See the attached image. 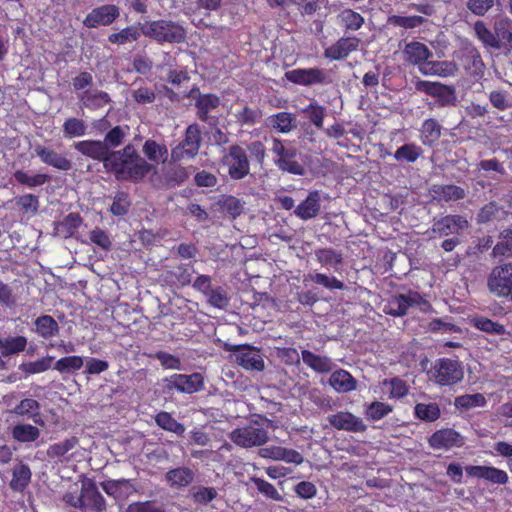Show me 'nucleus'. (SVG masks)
Listing matches in <instances>:
<instances>
[{
    "mask_svg": "<svg viewBox=\"0 0 512 512\" xmlns=\"http://www.w3.org/2000/svg\"><path fill=\"white\" fill-rule=\"evenodd\" d=\"M474 31L477 38L483 43L486 47H491L496 49L497 41L495 40V31H491L487 28L486 24L478 20L474 24Z\"/></svg>",
    "mask_w": 512,
    "mask_h": 512,
    "instance_id": "62",
    "label": "nucleus"
},
{
    "mask_svg": "<svg viewBox=\"0 0 512 512\" xmlns=\"http://www.w3.org/2000/svg\"><path fill=\"white\" fill-rule=\"evenodd\" d=\"M31 470L28 465L20 464L13 469L10 487L15 491H23L31 481Z\"/></svg>",
    "mask_w": 512,
    "mask_h": 512,
    "instance_id": "44",
    "label": "nucleus"
},
{
    "mask_svg": "<svg viewBox=\"0 0 512 512\" xmlns=\"http://www.w3.org/2000/svg\"><path fill=\"white\" fill-rule=\"evenodd\" d=\"M142 25L140 27L136 25H129L108 35V42L115 45H125L127 43L136 42L141 37Z\"/></svg>",
    "mask_w": 512,
    "mask_h": 512,
    "instance_id": "35",
    "label": "nucleus"
},
{
    "mask_svg": "<svg viewBox=\"0 0 512 512\" xmlns=\"http://www.w3.org/2000/svg\"><path fill=\"white\" fill-rule=\"evenodd\" d=\"M493 29L495 31L496 49L512 50V20L504 17L495 20Z\"/></svg>",
    "mask_w": 512,
    "mask_h": 512,
    "instance_id": "25",
    "label": "nucleus"
},
{
    "mask_svg": "<svg viewBox=\"0 0 512 512\" xmlns=\"http://www.w3.org/2000/svg\"><path fill=\"white\" fill-rule=\"evenodd\" d=\"M11 435L20 443H31L39 438L40 430L31 424H16L12 427Z\"/></svg>",
    "mask_w": 512,
    "mask_h": 512,
    "instance_id": "38",
    "label": "nucleus"
},
{
    "mask_svg": "<svg viewBox=\"0 0 512 512\" xmlns=\"http://www.w3.org/2000/svg\"><path fill=\"white\" fill-rule=\"evenodd\" d=\"M229 437L235 445L242 448L262 446L269 439L267 429L257 421L234 429Z\"/></svg>",
    "mask_w": 512,
    "mask_h": 512,
    "instance_id": "7",
    "label": "nucleus"
},
{
    "mask_svg": "<svg viewBox=\"0 0 512 512\" xmlns=\"http://www.w3.org/2000/svg\"><path fill=\"white\" fill-rule=\"evenodd\" d=\"M126 512H165L163 506L156 501L146 500L130 503Z\"/></svg>",
    "mask_w": 512,
    "mask_h": 512,
    "instance_id": "64",
    "label": "nucleus"
},
{
    "mask_svg": "<svg viewBox=\"0 0 512 512\" xmlns=\"http://www.w3.org/2000/svg\"><path fill=\"white\" fill-rule=\"evenodd\" d=\"M307 279L330 290H342L345 288L342 281L338 280L334 276L329 277L323 273H309L307 275Z\"/></svg>",
    "mask_w": 512,
    "mask_h": 512,
    "instance_id": "57",
    "label": "nucleus"
},
{
    "mask_svg": "<svg viewBox=\"0 0 512 512\" xmlns=\"http://www.w3.org/2000/svg\"><path fill=\"white\" fill-rule=\"evenodd\" d=\"M11 413L17 416L33 419L34 422H37L36 417L40 416V404L35 399L25 398L14 407Z\"/></svg>",
    "mask_w": 512,
    "mask_h": 512,
    "instance_id": "42",
    "label": "nucleus"
},
{
    "mask_svg": "<svg viewBox=\"0 0 512 512\" xmlns=\"http://www.w3.org/2000/svg\"><path fill=\"white\" fill-rule=\"evenodd\" d=\"M416 89L435 98L436 100L434 104L438 108L456 105L457 95L453 86L444 85L439 82L423 80L417 82Z\"/></svg>",
    "mask_w": 512,
    "mask_h": 512,
    "instance_id": "9",
    "label": "nucleus"
},
{
    "mask_svg": "<svg viewBox=\"0 0 512 512\" xmlns=\"http://www.w3.org/2000/svg\"><path fill=\"white\" fill-rule=\"evenodd\" d=\"M120 16V8L115 4H104L93 8L84 18L83 25L89 29L110 26Z\"/></svg>",
    "mask_w": 512,
    "mask_h": 512,
    "instance_id": "13",
    "label": "nucleus"
},
{
    "mask_svg": "<svg viewBox=\"0 0 512 512\" xmlns=\"http://www.w3.org/2000/svg\"><path fill=\"white\" fill-rule=\"evenodd\" d=\"M285 78L289 82L300 86L328 85L331 83L326 70L319 67L289 70L285 73Z\"/></svg>",
    "mask_w": 512,
    "mask_h": 512,
    "instance_id": "10",
    "label": "nucleus"
},
{
    "mask_svg": "<svg viewBox=\"0 0 512 512\" xmlns=\"http://www.w3.org/2000/svg\"><path fill=\"white\" fill-rule=\"evenodd\" d=\"M338 21L345 31H357L365 22L364 17L360 13L350 8H346L339 13Z\"/></svg>",
    "mask_w": 512,
    "mask_h": 512,
    "instance_id": "39",
    "label": "nucleus"
},
{
    "mask_svg": "<svg viewBox=\"0 0 512 512\" xmlns=\"http://www.w3.org/2000/svg\"><path fill=\"white\" fill-rule=\"evenodd\" d=\"M329 383L337 392L343 393L353 391L357 386L355 378L344 369L334 371L330 376Z\"/></svg>",
    "mask_w": 512,
    "mask_h": 512,
    "instance_id": "34",
    "label": "nucleus"
},
{
    "mask_svg": "<svg viewBox=\"0 0 512 512\" xmlns=\"http://www.w3.org/2000/svg\"><path fill=\"white\" fill-rule=\"evenodd\" d=\"M220 97L213 93H200L195 101L196 115L202 122H209V113L220 106Z\"/></svg>",
    "mask_w": 512,
    "mask_h": 512,
    "instance_id": "30",
    "label": "nucleus"
},
{
    "mask_svg": "<svg viewBox=\"0 0 512 512\" xmlns=\"http://www.w3.org/2000/svg\"><path fill=\"white\" fill-rule=\"evenodd\" d=\"M13 177L17 181V183L25 185L29 188L42 186L51 180V177L48 174L37 173L35 175L30 176L23 170H16L13 173Z\"/></svg>",
    "mask_w": 512,
    "mask_h": 512,
    "instance_id": "48",
    "label": "nucleus"
},
{
    "mask_svg": "<svg viewBox=\"0 0 512 512\" xmlns=\"http://www.w3.org/2000/svg\"><path fill=\"white\" fill-rule=\"evenodd\" d=\"M491 105L500 111L512 108V98L506 90H493L488 95Z\"/></svg>",
    "mask_w": 512,
    "mask_h": 512,
    "instance_id": "63",
    "label": "nucleus"
},
{
    "mask_svg": "<svg viewBox=\"0 0 512 512\" xmlns=\"http://www.w3.org/2000/svg\"><path fill=\"white\" fill-rule=\"evenodd\" d=\"M321 210V193L318 190H312L307 197L301 201L294 209V215L303 221L313 219L318 216Z\"/></svg>",
    "mask_w": 512,
    "mask_h": 512,
    "instance_id": "22",
    "label": "nucleus"
},
{
    "mask_svg": "<svg viewBox=\"0 0 512 512\" xmlns=\"http://www.w3.org/2000/svg\"><path fill=\"white\" fill-rule=\"evenodd\" d=\"M251 482L256 486L258 492L266 498L274 501H282L283 497L277 491L275 486L263 478L251 477Z\"/></svg>",
    "mask_w": 512,
    "mask_h": 512,
    "instance_id": "61",
    "label": "nucleus"
},
{
    "mask_svg": "<svg viewBox=\"0 0 512 512\" xmlns=\"http://www.w3.org/2000/svg\"><path fill=\"white\" fill-rule=\"evenodd\" d=\"M329 424L337 429L353 433H363L367 426L363 420L349 411H339L327 417Z\"/></svg>",
    "mask_w": 512,
    "mask_h": 512,
    "instance_id": "18",
    "label": "nucleus"
},
{
    "mask_svg": "<svg viewBox=\"0 0 512 512\" xmlns=\"http://www.w3.org/2000/svg\"><path fill=\"white\" fill-rule=\"evenodd\" d=\"M201 140L199 125L190 124L185 130L183 140L171 149V161L179 162L195 158L200 150Z\"/></svg>",
    "mask_w": 512,
    "mask_h": 512,
    "instance_id": "5",
    "label": "nucleus"
},
{
    "mask_svg": "<svg viewBox=\"0 0 512 512\" xmlns=\"http://www.w3.org/2000/svg\"><path fill=\"white\" fill-rule=\"evenodd\" d=\"M461 62L464 69L471 75L480 76L484 72V62L479 51L475 47H467L463 51Z\"/></svg>",
    "mask_w": 512,
    "mask_h": 512,
    "instance_id": "32",
    "label": "nucleus"
},
{
    "mask_svg": "<svg viewBox=\"0 0 512 512\" xmlns=\"http://www.w3.org/2000/svg\"><path fill=\"white\" fill-rule=\"evenodd\" d=\"M36 334L45 339H51L59 333L57 321L50 315H41L34 320Z\"/></svg>",
    "mask_w": 512,
    "mask_h": 512,
    "instance_id": "36",
    "label": "nucleus"
},
{
    "mask_svg": "<svg viewBox=\"0 0 512 512\" xmlns=\"http://www.w3.org/2000/svg\"><path fill=\"white\" fill-rule=\"evenodd\" d=\"M268 126L279 133H289L297 127V118L290 112H278L268 117Z\"/></svg>",
    "mask_w": 512,
    "mask_h": 512,
    "instance_id": "31",
    "label": "nucleus"
},
{
    "mask_svg": "<svg viewBox=\"0 0 512 512\" xmlns=\"http://www.w3.org/2000/svg\"><path fill=\"white\" fill-rule=\"evenodd\" d=\"M429 446L434 450H450L464 445V439L459 432L452 428H443L435 431L428 438Z\"/></svg>",
    "mask_w": 512,
    "mask_h": 512,
    "instance_id": "17",
    "label": "nucleus"
},
{
    "mask_svg": "<svg viewBox=\"0 0 512 512\" xmlns=\"http://www.w3.org/2000/svg\"><path fill=\"white\" fill-rule=\"evenodd\" d=\"M271 151L275 156L274 163L279 170L298 176L305 174L304 166L297 160L298 151L290 142L273 138Z\"/></svg>",
    "mask_w": 512,
    "mask_h": 512,
    "instance_id": "4",
    "label": "nucleus"
},
{
    "mask_svg": "<svg viewBox=\"0 0 512 512\" xmlns=\"http://www.w3.org/2000/svg\"><path fill=\"white\" fill-rule=\"evenodd\" d=\"M405 60L413 65H421L432 57V52L428 47L418 41L407 43L403 50Z\"/></svg>",
    "mask_w": 512,
    "mask_h": 512,
    "instance_id": "29",
    "label": "nucleus"
},
{
    "mask_svg": "<svg viewBox=\"0 0 512 512\" xmlns=\"http://www.w3.org/2000/svg\"><path fill=\"white\" fill-rule=\"evenodd\" d=\"M226 350L234 353L235 361L245 370L262 372L265 368L260 351L254 346L248 344L233 345L227 346Z\"/></svg>",
    "mask_w": 512,
    "mask_h": 512,
    "instance_id": "11",
    "label": "nucleus"
},
{
    "mask_svg": "<svg viewBox=\"0 0 512 512\" xmlns=\"http://www.w3.org/2000/svg\"><path fill=\"white\" fill-rule=\"evenodd\" d=\"M195 478V473L189 467H177L170 469L165 474V480L169 487L175 489H184L188 487Z\"/></svg>",
    "mask_w": 512,
    "mask_h": 512,
    "instance_id": "26",
    "label": "nucleus"
},
{
    "mask_svg": "<svg viewBox=\"0 0 512 512\" xmlns=\"http://www.w3.org/2000/svg\"><path fill=\"white\" fill-rule=\"evenodd\" d=\"M27 346V338L24 336L8 337L3 340L2 355L9 356L23 352Z\"/></svg>",
    "mask_w": 512,
    "mask_h": 512,
    "instance_id": "59",
    "label": "nucleus"
},
{
    "mask_svg": "<svg viewBox=\"0 0 512 512\" xmlns=\"http://www.w3.org/2000/svg\"><path fill=\"white\" fill-rule=\"evenodd\" d=\"M423 154V150L415 143H406L400 146L394 153V158L398 162L414 163Z\"/></svg>",
    "mask_w": 512,
    "mask_h": 512,
    "instance_id": "46",
    "label": "nucleus"
},
{
    "mask_svg": "<svg viewBox=\"0 0 512 512\" xmlns=\"http://www.w3.org/2000/svg\"><path fill=\"white\" fill-rule=\"evenodd\" d=\"M189 168L181 165L170 167L165 173L167 185L170 187L180 186L189 178Z\"/></svg>",
    "mask_w": 512,
    "mask_h": 512,
    "instance_id": "56",
    "label": "nucleus"
},
{
    "mask_svg": "<svg viewBox=\"0 0 512 512\" xmlns=\"http://www.w3.org/2000/svg\"><path fill=\"white\" fill-rule=\"evenodd\" d=\"M74 507H90L96 512H102L106 508V501L98 491L96 484L92 480H87L82 483L81 494L76 499Z\"/></svg>",
    "mask_w": 512,
    "mask_h": 512,
    "instance_id": "14",
    "label": "nucleus"
},
{
    "mask_svg": "<svg viewBox=\"0 0 512 512\" xmlns=\"http://www.w3.org/2000/svg\"><path fill=\"white\" fill-rule=\"evenodd\" d=\"M75 149L81 154L103 163L105 171L112 158V151L103 141L82 140L74 144Z\"/></svg>",
    "mask_w": 512,
    "mask_h": 512,
    "instance_id": "15",
    "label": "nucleus"
},
{
    "mask_svg": "<svg viewBox=\"0 0 512 512\" xmlns=\"http://www.w3.org/2000/svg\"><path fill=\"white\" fill-rule=\"evenodd\" d=\"M53 356H45L36 361L24 362L19 366V369L26 375H34L43 373L51 368V364L54 361Z\"/></svg>",
    "mask_w": 512,
    "mask_h": 512,
    "instance_id": "51",
    "label": "nucleus"
},
{
    "mask_svg": "<svg viewBox=\"0 0 512 512\" xmlns=\"http://www.w3.org/2000/svg\"><path fill=\"white\" fill-rule=\"evenodd\" d=\"M416 418L425 422H434L441 416V410L437 403H417L414 407Z\"/></svg>",
    "mask_w": 512,
    "mask_h": 512,
    "instance_id": "43",
    "label": "nucleus"
},
{
    "mask_svg": "<svg viewBox=\"0 0 512 512\" xmlns=\"http://www.w3.org/2000/svg\"><path fill=\"white\" fill-rule=\"evenodd\" d=\"M303 363L317 373H329L333 369V362L327 356L317 355L310 350H302Z\"/></svg>",
    "mask_w": 512,
    "mask_h": 512,
    "instance_id": "33",
    "label": "nucleus"
},
{
    "mask_svg": "<svg viewBox=\"0 0 512 512\" xmlns=\"http://www.w3.org/2000/svg\"><path fill=\"white\" fill-rule=\"evenodd\" d=\"M164 389L167 393L174 391L193 394L204 389V377L201 373L195 372L190 375L173 374L163 379Z\"/></svg>",
    "mask_w": 512,
    "mask_h": 512,
    "instance_id": "8",
    "label": "nucleus"
},
{
    "mask_svg": "<svg viewBox=\"0 0 512 512\" xmlns=\"http://www.w3.org/2000/svg\"><path fill=\"white\" fill-rule=\"evenodd\" d=\"M315 257L317 262L325 267H333L337 269V267L343 263L342 253L332 248L316 249Z\"/></svg>",
    "mask_w": 512,
    "mask_h": 512,
    "instance_id": "41",
    "label": "nucleus"
},
{
    "mask_svg": "<svg viewBox=\"0 0 512 512\" xmlns=\"http://www.w3.org/2000/svg\"><path fill=\"white\" fill-rule=\"evenodd\" d=\"M107 173L112 174L117 181L138 184L144 181L156 166L141 157L132 144H127L120 150L112 151Z\"/></svg>",
    "mask_w": 512,
    "mask_h": 512,
    "instance_id": "1",
    "label": "nucleus"
},
{
    "mask_svg": "<svg viewBox=\"0 0 512 512\" xmlns=\"http://www.w3.org/2000/svg\"><path fill=\"white\" fill-rule=\"evenodd\" d=\"M472 325L476 329L492 335H503L506 332L504 325L483 316L474 318Z\"/></svg>",
    "mask_w": 512,
    "mask_h": 512,
    "instance_id": "52",
    "label": "nucleus"
},
{
    "mask_svg": "<svg viewBox=\"0 0 512 512\" xmlns=\"http://www.w3.org/2000/svg\"><path fill=\"white\" fill-rule=\"evenodd\" d=\"M193 266L191 264H179L164 274V280L170 285L185 287L191 283Z\"/></svg>",
    "mask_w": 512,
    "mask_h": 512,
    "instance_id": "27",
    "label": "nucleus"
},
{
    "mask_svg": "<svg viewBox=\"0 0 512 512\" xmlns=\"http://www.w3.org/2000/svg\"><path fill=\"white\" fill-rule=\"evenodd\" d=\"M360 43L361 40L355 36L341 37L324 50V57L330 60L345 59L351 52L358 50Z\"/></svg>",
    "mask_w": 512,
    "mask_h": 512,
    "instance_id": "21",
    "label": "nucleus"
},
{
    "mask_svg": "<svg viewBox=\"0 0 512 512\" xmlns=\"http://www.w3.org/2000/svg\"><path fill=\"white\" fill-rule=\"evenodd\" d=\"M486 403V398L481 393L460 395L454 400V406L461 411H468L472 408L483 407Z\"/></svg>",
    "mask_w": 512,
    "mask_h": 512,
    "instance_id": "45",
    "label": "nucleus"
},
{
    "mask_svg": "<svg viewBox=\"0 0 512 512\" xmlns=\"http://www.w3.org/2000/svg\"><path fill=\"white\" fill-rule=\"evenodd\" d=\"M427 304L424 297L416 291L409 290L407 294L392 296L384 307V312L393 317H402L413 306Z\"/></svg>",
    "mask_w": 512,
    "mask_h": 512,
    "instance_id": "12",
    "label": "nucleus"
},
{
    "mask_svg": "<svg viewBox=\"0 0 512 512\" xmlns=\"http://www.w3.org/2000/svg\"><path fill=\"white\" fill-rule=\"evenodd\" d=\"M442 130V125L435 118L424 120L420 128L421 143L429 148L437 146L442 136Z\"/></svg>",
    "mask_w": 512,
    "mask_h": 512,
    "instance_id": "24",
    "label": "nucleus"
},
{
    "mask_svg": "<svg viewBox=\"0 0 512 512\" xmlns=\"http://www.w3.org/2000/svg\"><path fill=\"white\" fill-rule=\"evenodd\" d=\"M302 112L307 115L310 122L318 129L323 128L324 118L326 116V109L324 106L319 105L317 102H310Z\"/></svg>",
    "mask_w": 512,
    "mask_h": 512,
    "instance_id": "55",
    "label": "nucleus"
},
{
    "mask_svg": "<svg viewBox=\"0 0 512 512\" xmlns=\"http://www.w3.org/2000/svg\"><path fill=\"white\" fill-rule=\"evenodd\" d=\"M34 153L42 163L48 166L61 171H69L72 169V161L64 154L58 153L50 147L38 144L34 147Z\"/></svg>",
    "mask_w": 512,
    "mask_h": 512,
    "instance_id": "19",
    "label": "nucleus"
},
{
    "mask_svg": "<svg viewBox=\"0 0 512 512\" xmlns=\"http://www.w3.org/2000/svg\"><path fill=\"white\" fill-rule=\"evenodd\" d=\"M430 193L438 202L459 201L466 197L465 189L454 184H434Z\"/></svg>",
    "mask_w": 512,
    "mask_h": 512,
    "instance_id": "23",
    "label": "nucleus"
},
{
    "mask_svg": "<svg viewBox=\"0 0 512 512\" xmlns=\"http://www.w3.org/2000/svg\"><path fill=\"white\" fill-rule=\"evenodd\" d=\"M432 377L436 384L440 386H452L464 377V371L461 363L457 359L439 358L435 361L431 369Z\"/></svg>",
    "mask_w": 512,
    "mask_h": 512,
    "instance_id": "6",
    "label": "nucleus"
},
{
    "mask_svg": "<svg viewBox=\"0 0 512 512\" xmlns=\"http://www.w3.org/2000/svg\"><path fill=\"white\" fill-rule=\"evenodd\" d=\"M465 471L469 477L484 479L493 484L504 485L509 480L506 471L493 466L469 465Z\"/></svg>",
    "mask_w": 512,
    "mask_h": 512,
    "instance_id": "20",
    "label": "nucleus"
},
{
    "mask_svg": "<svg viewBox=\"0 0 512 512\" xmlns=\"http://www.w3.org/2000/svg\"><path fill=\"white\" fill-rule=\"evenodd\" d=\"M78 98L81 104L89 110L101 109L112 101L107 92L98 89H86Z\"/></svg>",
    "mask_w": 512,
    "mask_h": 512,
    "instance_id": "28",
    "label": "nucleus"
},
{
    "mask_svg": "<svg viewBox=\"0 0 512 512\" xmlns=\"http://www.w3.org/2000/svg\"><path fill=\"white\" fill-rule=\"evenodd\" d=\"M469 226L468 221L461 215H446L434 220L431 232L439 237L458 235Z\"/></svg>",
    "mask_w": 512,
    "mask_h": 512,
    "instance_id": "16",
    "label": "nucleus"
},
{
    "mask_svg": "<svg viewBox=\"0 0 512 512\" xmlns=\"http://www.w3.org/2000/svg\"><path fill=\"white\" fill-rule=\"evenodd\" d=\"M261 117L262 113L259 109L247 105L235 113L236 122L242 126H254L260 121Z\"/></svg>",
    "mask_w": 512,
    "mask_h": 512,
    "instance_id": "58",
    "label": "nucleus"
},
{
    "mask_svg": "<svg viewBox=\"0 0 512 512\" xmlns=\"http://www.w3.org/2000/svg\"><path fill=\"white\" fill-rule=\"evenodd\" d=\"M83 357L78 355L65 356L57 360L53 366V369L61 374L74 373L83 367Z\"/></svg>",
    "mask_w": 512,
    "mask_h": 512,
    "instance_id": "49",
    "label": "nucleus"
},
{
    "mask_svg": "<svg viewBox=\"0 0 512 512\" xmlns=\"http://www.w3.org/2000/svg\"><path fill=\"white\" fill-rule=\"evenodd\" d=\"M142 33L158 44H180L186 40L185 28L178 22L167 19L146 21L142 24Z\"/></svg>",
    "mask_w": 512,
    "mask_h": 512,
    "instance_id": "3",
    "label": "nucleus"
},
{
    "mask_svg": "<svg viewBox=\"0 0 512 512\" xmlns=\"http://www.w3.org/2000/svg\"><path fill=\"white\" fill-rule=\"evenodd\" d=\"M220 210L233 219L237 218L243 212V204L241 200L233 195H223L218 200Z\"/></svg>",
    "mask_w": 512,
    "mask_h": 512,
    "instance_id": "50",
    "label": "nucleus"
},
{
    "mask_svg": "<svg viewBox=\"0 0 512 512\" xmlns=\"http://www.w3.org/2000/svg\"><path fill=\"white\" fill-rule=\"evenodd\" d=\"M267 157V150L260 140L251 141L246 148L239 144H232L222 156L221 162L227 169L230 179L239 181L250 174L251 164L263 167Z\"/></svg>",
    "mask_w": 512,
    "mask_h": 512,
    "instance_id": "2",
    "label": "nucleus"
},
{
    "mask_svg": "<svg viewBox=\"0 0 512 512\" xmlns=\"http://www.w3.org/2000/svg\"><path fill=\"white\" fill-rule=\"evenodd\" d=\"M383 386H389V398L390 399H402L409 393V386L406 381L400 377H392L390 379H384L382 382Z\"/></svg>",
    "mask_w": 512,
    "mask_h": 512,
    "instance_id": "53",
    "label": "nucleus"
},
{
    "mask_svg": "<svg viewBox=\"0 0 512 512\" xmlns=\"http://www.w3.org/2000/svg\"><path fill=\"white\" fill-rule=\"evenodd\" d=\"M495 257L512 258V229L507 228L500 232L499 241L492 251Z\"/></svg>",
    "mask_w": 512,
    "mask_h": 512,
    "instance_id": "47",
    "label": "nucleus"
},
{
    "mask_svg": "<svg viewBox=\"0 0 512 512\" xmlns=\"http://www.w3.org/2000/svg\"><path fill=\"white\" fill-rule=\"evenodd\" d=\"M426 19L419 15L413 16H400L392 15L388 18V22L396 27H402L404 29H414L421 26Z\"/></svg>",
    "mask_w": 512,
    "mask_h": 512,
    "instance_id": "60",
    "label": "nucleus"
},
{
    "mask_svg": "<svg viewBox=\"0 0 512 512\" xmlns=\"http://www.w3.org/2000/svg\"><path fill=\"white\" fill-rule=\"evenodd\" d=\"M155 422L163 430L172 432L177 436H182L185 433V426L166 411L157 413L155 415Z\"/></svg>",
    "mask_w": 512,
    "mask_h": 512,
    "instance_id": "40",
    "label": "nucleus"
},
{
    "mask_svg": "<svg viewBox=\"0 0 512 512\" xmlns=\"http://www.w3.org/2000/svg\"><path fill=\"white\" fill-rule=\"evenodd\" d=\"M64 136L67 138L82 137L86 134V124L82 119L71 117L62 125Z\"/></svg>",
    "mask_w": 512,
    "mask_h": 512,
    "instance_id": "54",
    "label": "nucleus"
},
{
    "mask_svg": "<svg viewBox=\"0 0 512 512\" xmlns=\"http://www.w3.org/2000/svg\"><path fill=\"white\" fill-rule=\"evenodd\" d=\"M142 151L146 158L151 162H165L168 157V149L166 145L159 144L153 139H147L142 147Z\"/></svg>",
    "mask_w": 512,
    "mask_h": 512,
    "instance_id": "37",
    "label": "nucleus"
}]
</instances>
